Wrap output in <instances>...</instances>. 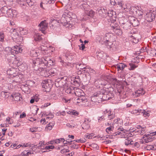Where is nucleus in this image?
Here are the masks:
<instances>
[{"label": "nucleus", "mask_w": 156, "mask_h": 156, "mask_svg": "<svg viewBox=\"0 0 156 156\" xmlns=\"http://www.w3.org/2000/svg\"><path fill=\"white\" fill-rule=\"evenodd\" d=\"M81 7L85 10L87 11L89 8L90 6L86 2H84L82 4Z\"/></svg>", "instance_id": "obj_34"}, {"label": "nucleus", "mask_w": 156, "mask_h": 156, "mask_svg": "<svg viewBox=\"0 0 156 156\" xmlns=\"http://www.w3.org/2000/svg\"><path fill=\"white\" fill-rule=\"evenodd\" d=\"M46 144H47V143L45 142L44 141H42L39 143L38 147L40 148H41L43 146Z\"/></svg>", "instance_id": "obj_50"}, {"label": "nucleus", "mask_w": 156, "mask_h": 156, "mask_svg": "<svg viewBox=\"0 0 156 156\" xmlns=\"http://www.w3.org/2000/svg\"><path fill=\"white\" fill-rule=\"evenodd\" d=\"M145 92L142 88H140L137 90V97L142 95L145 93Z\"/></svg>", "instance_id": "obj_30"}, {"label": "nucleus", "mask_w": 156, "mask_h": 156, "mask_svg": "<svg viewBox=\"0 0 156 156\" xmlns=\"http://www.w3.org/2000/svg\"><path fill=\"white\" fill-rule=\"evenodd\" d=\"M13 122V120L10 118L9 117H8L6 118V122L7 124H11Z\"/></svg>", "instance_id": "obj_42"}, {"label": "nucleus", "mask_w": 156, "mask_h": 156, "mask_svg": "<svg viewBox=\"0 0 156 156\" xmlns=\"http://www.w3.org/2000/svg\"><path fill=\"white\" fill-rule=\"evenodd\" d=\"M126 67V65L122 63H119L117 64L116 65V67L118 71L119 70H123Z\"/></svg>", "instance_id": "obj_27"}, {"label": "nucleus", "mask_w": 156, "mask_h": 156, "mask_svg": "<svg viewBox=\"0 0 156 156\" xmlns=\"http://www.w3.org/2000/svg\"><path fill=\"white\" fill-rule=\"evenodd\" d=\"M152 136V133L150 134H148L144 135L143 138L140 140V143L143 144L152 141L153 140H154V137H153Z\"/></svg>", "instance_id": "obj_6"}, {"label": "nucleus", "mask_w": 156, "mask_h": 156, "mask_svg": "<svg viewBox=\"0 0 156 156\" xmlns=\"http://www.w3.org/2000/svg\"><path fill=\"white\" fill-rule=\"evenodd\" d=\"M75 91L74 88L73 87H69L66 89V92L68 94H72L74 93Z\"/></svg>", "instance_id": "obj_32"}, {"label": "nucleus", "mask_w": 156, "mask_h": 156, "mask_svg": "<svg viewBox=\"0 0 156 156\" xmlns=\"http://www.w3.org/2000/svg\"><path fill=\"white\" fill-rule=\"evenodd\" d=\"M63 101L66 103H69L70 101V99H67L66 98H63L62 99Z\"/></svg>", "instance_id": "obj_63"}, {"label": "nucleus", "mask_w": 156, "mask_h": 156, "mask_svg": "<svg viewBox=\"0 0 156 156\" xmlns=\"http://www.w3.org/2000/svg\"><path fill=\"white\" fill-rule=\"evenodd\" d=\"M40 128V127H34L30 128V130L31 132H36L38 131V129Z\"/></svg>", "instance_id": "obj_45"}, {"label": "nucleus", "mask_w": 156, "mask_h": 156, "mask_svg": "<svg viewBox=\"0 0 156 156\" xmlns=\"http://www.w3.org/2000/svg\"><path fill=\"white\" fill-rule=\"evenodd\" d=\"M144 20L143 15L137 16V21L138 22L139 24L143 23Z\"/></svg>", "instance_id": "obj_33"}, {"label": "nucleus", "mask_w": 156, "mask_h": 156, "mask_svg": "<svg viewBox=\"0 0 156 156\" xmlns=\"http://www.w3.org/2000/svg\"><path fill=\"white\" fill-rule=\"evenodd\" d=\"M49 48L47 47V46L42 45L41 47V50L39 49L40 53L42 52V53H48V51Z\"/></svg>", "instance_id": "obj_22"}, {"label": "nucleus", "mask_w": 156, "mask_h": 156, "mask_svg": "<svg viewBox=\"0 0 156 156\" xmlns=\"http://www.w3.org/2000/svg\"><path fill=\"white\" fill-rule=\"evenodd\" d=\"M83 69H85L84 71H86V73H93L94 74L95 73L94 70L91 68H85L84 67Z\"/></svg>", "instance_id": "obj_38"}, {"label": "nucleus", "mask_w": 156, "mask_h": 156, "mask_svg": "<svg viewBox=\"0 0 156 156\" xmlns=\"http://www.w3.org/2000/svg\"><path fill=\"white\" fill-rule=\"evenodd\" d=\"M54 148H55V147L54 146L50 145V146H47L45 147V149H46V150L50 149H52Z\"/></svg>", "instance_id": "obj_56"}, {"label": "nucleus", "mask_w": 156, "mask_h": 156, "mask_svg": "<svg viewBox=\"0 0 156 156\" xmlns=\"http://www.w3.org/2000/svg\"><path fill=\"white\" fill-rule=\"evenodd\" d=\"M54 122H50L46 126L45 128V130L47 131L50 130L52 129L53 127L54 126Z\"/></svg>", "instance_id": "obj_23"}, {"label": "nucleus", "mask_w": 156, "mask_h": 156, "mask_svg": "<svg viewBox=\"0 0 156 156\" xmlns=\"http://www.w3.org/2000/svg\"><path fill=\"white\" fill-rule=\"evenodd\" d=\"M144 48L142 47L141 48V49H140V48L138 47V49H137V52H139L138 53H137V55L138 54V55H140V56H142V55H140V54L141 53H142L143 51H144Z\"/></svg>", "instance_id": "obj_40"}, {"label": "nucleus", "mask_w": 156, "mask_h": 156, "mask_svg": "<svg viewBox=\"0 0 156 156\" xmlns=\"http://www.w3.org/2000/svg\"><path fill=\"white\" fill-rule=\"evenodd\" d=\"M11 71V70H8L7 73L11 76L10 77H13L12 82L13 84H15V82L17 83H19L23 81V76L22 75L20 74L15 75V74H12L10 72Z\"/></svg>", "instance_id": "obj_3"}, {"label": "nucleus", "mask_w": 156, "mask_h": 156, "mask_svg": "<svg viewBox=\"0 0 156 156\" xmlns=\"http://www.w3.org/2000/svg\"><path fill=\"white\" fill-rule=\"evenodd\" d=\"M4 34L2 32H0V41H4Z\"/></svg>", "instance_id": "obj_46"}, {"label": "nucleus", "mask_w": 156, "mask_h": 156, "mask_svg": "<svg viewBox=\"0 0 156 156\" xmlns=\"http://www.w3.org/2000/svg\"><path fill=\"white\" fill-rule=\"evenodd\" d=\"M27 3L30 6H31L33 5V3L31 2V0H25Z\"/></svg>", "instance_id": "obj_54"}, {"label": "nucleus", "mask_w": 156, "mask_h": 156, "mask_svg": "<svg viewBox=\"0 0 156 156\" xmlns=\"http://www.w3.org/2000/svg\"><path fill=\"white\" fill-rule=\"evenodd\" d=\"M129 65L130 66L129 69L130 70H133L136 67V60L135 59L132 60Z\"/></svg>", "instance_id": "obj_25"}, {"label": "nucleus", "mask_w": 156, "mask_h": 156, "mask_svg": "<svg viewBox=\"0 0 156 156\" xmlns=\"http://www.w3.org/2000/svg\"><path fill=\"white\" fill-rule=\"evenodd\" d=\"M32 66L34 70L42 72L47 66L54 65V62L49 57H44L41 58H36L33 61Z\"/></svg>", "instance_id": "obj_1"}, {"label": "nucleus", "mask_w": 156, "mask_h": 156, "mask_svg": "<svg viewBox=\"0 0 156 156\" xmlns=\"http://www.w3.org/2000/svg\"><path fill=\"white\" fill-rule=\"evenodd\" d=\"M56 0H44L43 2L45 4H53Z\"/></svg>", "instance_id": "obj_41"}, {"label": "nucleus", "mask_w": 156, "mask_h": 156, "mask_svg": "<svg viewBox=\"0 0 156 156\" xmlns=\"http://www.w3.org/2000/svg\"><path fill=\"white\" fill-rule=\"evenodd\" d=\"M43 76L45 77H48L50 76L48 72V69H47L44 72V74H42Z\"/></svg>", "instance_id": "obj_51"}, {"label": "nucleus", "mask_w": 156, "mask_h": 156, "mask_svg": "<svg viewBox=\"0 0 156 156\" xmlns=\"http://www.w3.org/2000/svg\"><path fill=\"white\" fill-rule=\"evenodd\" d=\"M16 2L20 5H23L24 2V0H16Z\"/></svg>", "instance_id": "obj_62"}, {"label": "nucleus", "mask_w": 156, "mask_h": 156, "mask_svg": "<svg viewBox=\"0 0 156 156\" xmlns=\"http://www.w3.org/2000/svg\"><path fill=\"white\" fill-rule=\"evenodd\" d=\"M118 131L115 133V135H121L125 138H128L129 136H130V134L129 131L124 132L122 128H120L118 129Z\"/></svg>", "instance_id": "obj_7"}, {"label": "nucleus", "mask_w": 156, "mask_h": 156, "mask_svg": "<svg viewBox=\"0 0 156 156\" xmlns=\"http://www.w3.org/2000/svg\"><path fill=\"white\" fill-rule=\"evenodd\" d=\"M72 100L73 102L76 105H79V104L81 103H84L87 101L85 97L72 98Z\"/></svg>", "instance_id": "obj_9"}, {"label": "nucleus", "mask_w": 156, "mask_h": 156, "mask_svg": "<svg viewBox=\"0 0 156 156\" xmlns=\"http://www.w3.org/2000/svg\"><path fill=\"white\" fill-rule=\"evenodd\" d=\"M146 131V127L144 125H137V135L144 134Z\"/></svg>", "instance_id": "obj_14"}, {"label": "nucleus", "mask_w": 156, "mask_h": 156, "mask_svg": "<svg viewBox=\"0 0 156 156\" xmlns=\"http://www.w3.org/2000/svg\"><path fill=\"white\" fill-rule=\"evenodd\" d=\"M66 114V112L65 111H63L62 112H59L57 113V115H65Z\"/></svg>", "instance_id": "obj_58"}, {"label": "nucleus", "mask_w": 156, "mask_h": 156, "mask_svg": "<svg viewBox=\"0 0 156 156\" xmlns=\"http://www.w3.org/2000/svg\"><path fill=\"white\" fill-rule=\"evenodd\" d=\"M143 10L141 7L139 5L137 6V16L143 15Z\"/></svg>", "instance_id": "obj_31"}, {"label": "nucleus", "mask_w": 156, "mask_h": 156, "mask_svg": "<svg viewBox=\"0 0 156 156\" xmlns=\"http://www.w3.org/2000/svg\"><path fill=\"white\" fill-rule=\"evenodd\" d=\"M31 153L30 152H27L26 151H23L21 154V155L22 156H29V155H30Z\"/></svg>", "instance_id": "obj_44"}, {"label": "nucleus", "mask_w": 156, "mask_h": 156, "mask_svg": "<svg viewBox=\"0 0 156 156\" xmlns=\"http://www.w3.org/2000/svg\"><path fill=\"white\" fill-rule=\"evenodd\" d=\"M23 49L21 46L16 45L12 48L11 50V53L13 54H17L22 51Z\"/></svg>", "instance_id": "obj_11"}, {"label": "nucleus", "mask_w": 156, "mask_h": 156, "mask_svg": "<svg viewBox=\"0 0 156 156\" xmlns=\"http://www.w3.org/2000/svg\"><path fill=\"white\" fill-rule=\"evenodd\" d=\"M39 54L40 52L38 48L35 50H31L30 51V55L31 56L36 57Z\"/></svg>", "instance_id": "obj_19"}, {"label": "nucleus", "mask_w": 156, "mask_h": 156, "mask_svg": "<svg viewBox=\"0 0 156 156\" xmlns=\"http://www.w3.org/2000/svg\"><path fill=\"white\" fill-rule=\"evenodd\" d=\"M114 12L112 11H109L107 13L108 16L110 17H112L113 15Z\"/></svg>", "instance_id": "obj_53"}, {"label": "nucleus", "mask_w": 156, "mask_h": 156, "mask_svg": "<svg viewBox=\"0 0 156 156\" xmlns=\"http://www.w3.org/2000/svg\"><path fill=\"white\" fill-rule=\"evenodd\" d=\"M98 122H100L104 120L105 119L104 117V116H102L101 117H98Z\"/></svg>", "instance_id": "obj_60"}, {"label": "nucleus", "mask_w": 156, "mask_h": 156, "mask_svg": "<svg viewBox=\"0 0 156 156\" xmlns=\"http://www.w3.org/2000/svg\"><path fill=\"white\" fill-rule=\"evenodd\" d=\"M74 90L75 91L74 93L76 96L79 97H85V94L81 89L74 87Z\"/></svg>", "instance_id": "obj_12"}, {"label": "nucleus", "mask_w": 156, "mask_h": 156, "mask_svg": "<svg viewBox=\"0 0 156 156\" xmlns=\"http://www.w3.org/2000/svg\"><path fill=\"white\" fill-rule=\"evenodd\" d=\"M39 29L42 33H44V31L47 29L48 23L45 20L42 21L39 25Z\"/></svg>", "instance_id": "obj_10"}, {"label": "nucleus", "mask_w": 156, "mask_h": 156, "mask_svg": "<svg viewBox=\"0 0 156 156\" xmlns=\"http://www.w3.org/2000/svg\"><path fill=\"white\" fill-rule=\"evenodd\" d=\"M68 114H69L73 115L75 116H77L79 114V112H77V111L75 110L69 111V112H68Z\"/></svg>", "instance_id": "obj_37"}, {"label": "nucleus", "mask_w": 156, "mask_h": 156, "mask_svg": "<svg viewBox=\"0 0 156 156\" xmlns=\"http://www.w3.org/2000/svg\"><path fill=\"white\" fill-rule=\"evenodd\" d=\"M12 17H15L17 16V12L15 10H12Z\"/></svg>", "instance_id": "obj_55"}, {"label": "nucleus", "mask_w": 156, "mask_h": 156, "mask_svg": "<svg viewBox=\"0 0 156 156\" xmlns=\"http://www.w3.org/2000/svg\"><path fill=\"white\" fill-rule=\"evenodd\" d=\"M114 129V125L113 123H110V126L107 127L106 129V132L108 134H110L113 132Z\"/></svg>", "instance_id": "obj_21"}, {"label": "nucleus", "mask_w": 156, "mask_h": 156, "mask_svg": "<svg viewBox=\"0 0 156 156\" xmlns=\"http://www.w3.org/2000/svg\"><path fill=\"white\" fill-rule=\"evenodd\" d=\"M105 44L108 49H111L112 48L113 46V43L112 42H111L108 40H106V41L105 43Z\"/></svg>", "instance_id": "obj_24"}, {"label": "nucleus", "mask_w": 156, "mask_h": 156, "mask_svg": "<svg viewBox=\"0 0 156 156\" xmlns=\"http://www.w3.org/2000/svg\"><path fill=\"white\" fill-rule=\"evenodd\" d=\"M145 149L148 150H153V146L151 145H148L145 147Z\"/></svg>", "instance_id": "obj_52"}, {"label": "nucleus", "mask_w": 156, "mask_h": 156, "mask_svg": "<svg viewBox=\"0 0 156 156\" xmlns=\"http://www.w3.org/2000/svg\"><path fill=\"white\" fill-rule=\"evenodd\" d=\"M69 152V150H68V149L66 148H64L63 149H62L61 150V153L62 154H64L66 152Z\"/></svg>", "instance_id": "obj_57"}, {"label": "nucleus", "mask_w": 156, "mask_h": 156, "mask_svg": "<svg viewBox=\"0 0 156 156\" xmlns=\"http://www.w3.org/2000/svg\"><path fill=\"white\" fill-rule=\"evenodd\" d=\"M66 126L70 128H73L75 126V125H71L70 123H68L66 124Z\"/></svg>", "instance_id": "obj_61"}, {"label": "nucleus", "mask_w": 156, "mask_h": 156, "mask_svg": "<svg viewBox=\"0 0 156 156\" xmlns=\"http://www.w3.org/2000/svg\"><path fill=\"white\" fill-rule=\"evenodd\" d=\"M48 72L49 73V74H50V76L54 74H55L56 69H48Z\"/></svg>", "instance_id": "obj_43"}, {"label": "nucleus", "mask_w": 156, "mask_h": 156, "mask_svg": "<svg viewBox=\"0 0 156 156\" xmlns=\"http://www.w3.org/2000/svg\"><path fill=\"white\" fill-rule=\"evenodd\" d=\"M71 17L68 12H65L62 15L61 19V22L64 26L69 24L70 21L71 20Z\"/></svg>", "instance_id": "obj_4"}, {"label": "nucleus", "mask_w": 156, "mask_h": 156, "mask_svg": "<svg viewBox=\"0 0 156 156\" xmlns=\"http://www.w3.org/2000/svg\"><path fill=\"white\" fill-rule=\"evenodd\" d=\"M139 115L143 116L144 117H146L149 116L150 114L144 110L138 109L137 110V115Z\"/></svg>", "instance_id": "obj_16"}, {"label": "nucleus", "mask_w": 156, "mask_h": 156, "mask_svg": "<svg viewBox=\"0 0 156 156\" xmlns=\"http://www.w3.org/2000/svg\"><path fill=\"white\" fill-rule=\"evenodd\" d=\"M11 97L17 101H21L23 100L21 94L19 93H15L12 94Z\"/></svg>", "instance_id": "obj_13"}, {"label": "nucleus", "mask_w": 156, "mask_h": 156, "mask_svg": "<svg viewBox=\"0 0 156 156\" xmlns=\"http://www.w3.org/2000/svg\"><path fill=\"white\" fill-rule=\"evenodd\" d=\"M20 122V121H17V122L16 123L15 125L13 126L14 127H16L20 126L21 125Z\"/></svg>", "instance_id": "obj_59"}, {"label": "nucleus", "mask_w": 156, "mask_h": 156, "mask_svg": "<svg viewBox=\"0 0 156 156\" xmlns=\"http://www.w3.org/2000/svg\"><path fill=\"white\" fill-rule=\"evenodd\" d=\"M65 141L64 139L63 138H61L59 139H57L55 140V144H59L62 142L64 144H66V143L65 142Z\"/></svg>", "instance_id": "obj_36"}, {"label": "nucleus", "mask_w": 156, "mask_h": 156, "mask_svg": "<svg viewBox=\"0 0 156 156\" xmlns=\"http://www.w3.org/2000/svg\"><path fill=\"white\" fill-rule=\"evenodd\" d=\"M50 80H44L43 81L42 83V86L43 88H44L43 90L45 92H48L50 90L51 85L50 83H51L49 82Z\"/></svg>", "instance_id": "obj_8"}, {"label": "nucleus", "mask_w": 156, "mask_h": 156, "mask_svg": "<svg viewBox=\"0 0 156 156\" xmlns=\"http://www.w3.org/2000/svg\"><path fill=\"white\" fill-rule=\"evenodd\" d=\"M19 29L20 34L24 35L27 34V30L26 29H24L22 28H20Z\"/></svg>", "instance_id": "obj_35"}, {"label": "nucleus", "mask_w": 156, "mask_h": 156, "mask_svg": "<svg viewBox=\"0 0 156 156\" xmlns=\"http://www.w3.org/2000/svg\"><path fill=\"white\" fill-rule=\"evenodd\" d=\"M74 141H75L77 143H84L86 141L85 139L83 140L80 139L76 140H74Z\"/></svg>", "instance_id": "obj_49"}, {"label": "nucleus", "mask_w": 156, "mask_h": 156, "mask_svg": "<svg viewBox=\"0 0 156 156\" xmlns=\"http://www.w3.org/2000/svg\"><path fill=\"white\" fill-rule=\"evenodd\" d=\"M132 141H131V140L129 139L128 137L127 139L125 140V144L126 145H128L132 144Z\"/></svg>", "instance_id": "obj_47"}, {"label": "nucleus", "mask_w": 156, "mask_h": 156, "mask_svg": "<svg viewBox=\"0 0 156 156\" xmlns=\"http://www.w3.org/2000/svg\"><path fill=\"white\" fill-rule=\"evenodd\" d=\"M90 119L86 118L85 119V121L83 122V128L85 129H88L90 127Z\"/></svg>", "instance_id": "obj_18"}, {"label": "nucleus", "mask_w": 156, "mask_h": 156, "mask_svg": "<svg viewBox=\"0 0 156 156\" xmlns=\"http://www.w3.org/2000/svg\"><path fill=\"white\" fill-rule=\"evenodd\" d=\"M21 88L25 93H28L30 92V90L28 87V85H23L21 87Z\"/></svg>", "instance_id": "obj_20"}, {"label": "nucleus", "mask_w": 156, "mask_h": 156, "mask_svg": "<svg viewBox=\"0 0 156 156\" xmlns=\"http://www.w3.org/2000/svg\"><path fill=\"white\" fill-rule=\"evenodd\" d=\"M48 116L46 117V119L49 118H52L54 117V115L51 113L48 114Z\"/></svg>", "instance_id": "obj_64"}, {"label": "nucleus", "mask_w": 156, "mask_h": 156, "mask_svg": "<svg viewBox=\"0 0 156 156\" xmlns=\"http://www.w3.org/2000/svg\"><path fill=\"white\" fill-rule=\"evenodd\" d=\"M150 55L152 56H156V50L155 49H152L150 51Z\"/></svg>", "instance_id": "obj_48"}, {"label": "nucleus", "mask_w": 156, "mask_h": 156, "mask_svg": "<svg viewBox=\"0 0 156 156\" xmlns=\"http://www.w3.org/2000/svg\"><path fill=\"white\" fill-rule=\"evenodd\" d=\"M104 114L108 115V117L109 120H111L115 118V115L113 112H112L111 111H108L106 110L104 112Z\"/></svg>", "instance_id": "obj_17"}, {"label": "nucleus", "mask_w": 156, "mask_h": 156, "mask_svg": "<svg viewBox=\"0 0 156 156\" xmlns=\"http://www.w3.org/2000/svg\"><path fill=\"white\" fill-rule=\"evenodd\" d=\"M34 38V40L37 41H40L42 39L41 35L38 33L35 34Z\"/></svg>", "instance_id": "obj_28"}, {"label": "nucleus", "mask_w": 156, "mask_h": 156, "mask_svg": "<svg viewBox=\"0 0 156 156\" xmlns=\"http://www.w3.org/2000/svg\"><path fill=\"white\" fill-rule=\"evenodd\" d=\"M20 32L18 28L14 29L12 32L11 36L13 40L16 42L21 43L23 42V37L19 35Z\"/></svg>", "instance_id": "obj_2"}, {"label": "nucleus", "mask_w": 156, "mask_h": 156, "mask_svg": "<svg viewBox=\"0 0 156 156\" xmlns=\"http://www.w3.org/2000/svg\"><path fill=\"white\" fill-rule=\"evenodd\" d=\"M97 11L101 16H102L103 14L105 13L106 10L103 8H99L98 9Z\"/></svg>", "instance_id": "obj_29"}, {"label": "nucleus", "mask_w": 156, "mask_h": 156, "mask_svg": "<svg viewBox=\"0 0 156 156\" xmlns=\"http://www.w3.org/2000/svg\"><path fill=\"white\" fill-rule=\"evenodd\" d=\"M155 12L154 10H150L149 12H147L145 16V20L148 22L153 21L155 19Z\"/></svg>", "instance_id": "obj_5"}, {"label": "nucleus", "mask_w": 156, "mask_h": 156, "mask_svg": "<svg viewBox=\"0 0 156 156\" xmlns=\"http://www.w3.org/2000/svg\"><path fill=\"white\" fill-rule=\"evenodd\" d=\"M106 40H107L106 38L104 36H101L100 37V39L99 40V42L101 44H103L105 43Z\"/></svg>", "instance_id": "obj_39"}, {"label": "nucleus", "mask_w": 156, "mask_h": 156, "mask_svg": "<svg viewBox=\"0 0 156 156\" xmlns=\"http://www.w3.org/2000/svg\"><path fill=\"white\" fill-rule=\"evenodd\" d=\"M115 123L118 124V126L119 127H121L122 125V120L119 118H117L114 120L113 124Z\"/></svg>", "instance_id": "obj_26"}, {"label": "nucleus", "mask_w": 156, "mask_h": 156, "mask_svg": "<svg viewBox=\"0 0 156 156\" xmlns=\"http://www.w3.org/2000/svg\"><path fill=\"white\" fill-rule=\"evenodd\" d=\"M1 11L4 14L6 13L8 16L10 17H12V9H8L7 7H4L1 8Z\"/></svg>", "instance_id": "obj_15"}]
</instances>
